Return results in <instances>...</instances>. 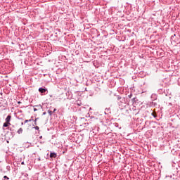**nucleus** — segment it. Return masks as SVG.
Instances as JSON below:
<instances>
[{
	"mask_svg": "<svg viewBox=\"0 0 180 180\" xmlns=\"http://www.w3.org/2000/svg\"><path fill=\"white\" fill-rule=\"evenodd\" d=\"M11 119H12V117L11 115H8L6 118V123H11Z\"/></svg>",
	"mask_w": 180,
	"mask_h": 180,
	"instance_id": "nucleus-2",
	"label": "nucleus"
},
{
	"mask_svg": "<svg viewBox=\"0 0 180 180\" xmlns=\"http://www.w3.org/2000/svg\"><path fill=\"white\" fill-rule=\"evenodd\" d=\"M22 165H25V162H22Z\"/></svg>",
	"mask_w": 180,
	"mask_h": 180,
	"instance_id": "nucleus-12",
	"label": "nucleus"
},
{
	"mask_svg": "<svg viewBox=\"0 0 180 180\" xmlns=\"http://www.w3.org/2000/svg\"><path fill=\"white\" fill-rule=\"evenodd\" d=\"M48 113H49V116H51V115H53V111L49 110H48Z\"/></svg>",
	"mask_w": 180,
	"mask_h": 180,
	"instance_id": "nucleus-7",
	"label": "nucleus"
},
{
	"mask_svg": "<svg viewBox=\"0 0 180 180\" xmlns=\"http://www.w3.org/2000/svg\"><path fill=\"white\" fill-rule=\"evenodd\" d=\"M39 91L41 92V94H45V92H47V89L44 88H39Z\"/></svg>",
	"mask_w": 180,
	"mask_h": 180,
	"instance_id": "nucleus-3",
	"label": "nucleus"
},
{
	"mask_svg": "<svg viewBox=\"0 0 180 180\" xmlns=\"http://www.w3.org/2000/svg\"><path fill=\"white\" fill-rule=\"evenodd\" d=\"M4 179H9V178L6 176H4Z\"/></svg>",
	"mask_w": 180,
	"mask_h": 180,
	"instance_id": "nucleus-11",
	"label": "nucleus"
},
{
	"mask_svg": "<svg viewBox=\"0 0 180 180\" xmlns=\"http://www.w3.org/2000/svg\"><path fill=\"white\" fill-rule=\"evenodd\" d=\"M56 157H57V154H56V153H51L50 154L51 158H56Z\"/></svg>",
	"mask_w": 180,
	"mask_h": 180,
	"instance_id": "nucleus-4",
	"label": "nucleus"
},
{
	"mask_svg": "<svg viewBox=\"0 0 180 180\" xmlns=\"http://www.w3.org/2000/svg\"><path fill=\"white\" fill-rule=\"evenodd\" d=\"M34 129H35V130H39V127H37V126H36L35 127H34Z\"/></svg>",
	"mask_w": 180,
	"mask_h": 180,
	"instance_id": "nucleus-10",
	"label": "nucleus"
},
{
	"mask_svg": "<svg viewBox=\"0 0 180 180\" xmlns=\"http://www.w3.org/2000/svg\"><path fill=\"white\" fill-rule=\"evenodd\" d=\"M28 122H33V120L30 119V120H26L25 121V123H28Z\"/></svg>",
	"mask_w": 180,
	"mask_h": 180,
	"instance_id": "nucleus-8",
	"label": "nucleus"
},
{
	"mask_svg": "<svg viewBox=\"0 0 180 180\" xmlns=\"http://www.w3.org/2000/svg\"><path fill=\"white\" fill-rule=\"evenodd\" d=\"M8 126H11V123L5 122V123L3 124V127H8Z\"/></svg>",
	"mask_w": 180,
	"mask_h": 180,
	"instance_id": "nucleus-5",
	"label": "nucleus"
},
{
	"mask_svg": "<svg viewBox=\"0 0 180 180\" xmlns=\"http://www.w3.org/2000/svg\"><path fill=\"white\" fill-rule=\"evenodd\" d=\"M18 134H22V133H23V129L20 128V129L18 130Z\"/></svg>",
	"mask_w": 180,
	"mask_h": 180,
	"instance_id": "nucleus-6",
	"label": "nucleus"
},
{
	"mask_svg": "<svg viewBox=\"0 0 180 180\" xmlns=\"http://www.w3.org/2000/svg\"><path fill=\"white\" fill-rule=\"evenodd\" d=\"M43 115H46V112H43Z\"/></svg>",
	"mask_w": 180,
	"mask_h": 180,
	"instance_id": "nucleus-13",
	"label": "nucleus"
},
{
	"mask_svg": "<svg viewBox=\"0 0 180 180\" xmlns=\"http://www.w3.org/2000/svg\"><path fill=\"white\" fill-rule=\"evenodd\" d=\"M37 118H36L35 120H34V124H37Z\"/></svg>",
	"mask_w": 180,
	"mask_h": 180,
	"instance_id": "nucleus-9",
	"label": "nucleus"
},
{
	"mask_svg": "<svg viewBox=\"0 0 180 180\" xmlns=\"http://www.w3.org/2000/svg\"><path fill=\"white\" fill-rule=\"evenodd\" d=\"M56 109L55 108V109L53 110V112H56Z\"/></svg>",
	"mask_w": 180,
	"mask_h": 180,
	"instance_id": "nucleus-14",
	"label": "nucleus"
},
{
	"mask_svg": "<svg viewBox=\"0 0 180 180\" xmlns=\"http://www.w3.org/2000/svg\"><path fill=\"white\" fill-rule=\"evenodd\" d=\"M41 109H43L41 105H34V112H37V110H41Z\"/></svg>",
	"mask_w": 180,
	"mask_h": 180,
	"instance_id": "nucleus-1",
	"label": "nucleus"
}]
</instances>
